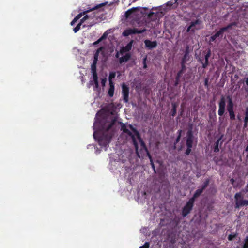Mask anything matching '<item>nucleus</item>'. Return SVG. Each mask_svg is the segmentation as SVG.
I'll list each match as a JSON object with an SVG mask.
<instances>
[{
    "label": "nucleus",
    "mask_w": 248,
    "mask_h": 248,
    "mask_svg": "<svg viewBox=\"0 0 248 248\" xmlns=\"http://www.w3.org/2000/svg\"><path fill=\"white\" fill-rule=\"evenodd\" d=\"M201 28L200 21L199 20H197L194 22H191L190 25L187 29V31H192L194 32L195 30L200 29Z\"/></svg>",
    "instance_id": "11"
},
{
    "label": "nucleus",
    "mask_w": 248,
    "mask_h": 248,
    "mask_svg": "<svg viewBox=\"0 0 248 248\" xmlns=\"http://www.w3.org/2000/svg\"><path fill=\"white\" fill-rule=\"evenodd\" d=\"M217 142H218V141H217ZM218 143H217V146H216V148L215 150V151H218Z\"/></svg>",
    "instance_id": "40"
},
{
    "label": "nucleus",
    "mask_w": 248,
    "mask_h": 248,
    "mask_svg": "<svg viewBox=\"0 0 248 248\" xmlns=\"http://www.w3.org/2000/svg\"><path fill=\"white\" fill-rule=\"evenodd\" d=\"M247 125H248V122H244V127L246 128L247 126Z\"/></svg>",
    "instance_id": "41"
},
{
    "label": "nucleus",
    "mask_w": 248,
    "mask_h": 248,
    "mask_svg": "<svg viewBox=\"0 0 248 248\" xmlns=\"http://www.w3.org/2000/svg\"><path fill=\"white\" fill-rule=\"evenodd\" d=\"M234 236H232V235H229V237H228V239L229 240H232V239L234 237Z\"/></svg>",
    "instance_id": "39"
},
{
    "label": "nucleus",
    "mask_w": 248,
    "mask_h": 248,
    "mask_svg": "<svg viewBox=\"0 0 248 248\" xmlns=\"http://www.w3.org/2000/svg\"><path fill=\"white\" fill-rule=\"evenodd\" d=\"M149 158L150 159L152 167L153 169V170H154L155 172V165L154 164L152 156H150Z\"/></svg>",
    "instance_id": "28"
},
{
    "label": "nucleus",
    "mask_w": 248,
    "mask_h": 248,
    "mask_svg": "<svg viewBox=\"0 0 248 248\" xmlns=\"http://www.w3.org/2000/svg\"><path fill=\"white\" fill-rule=\"evenodd\" d=\"M228 104L227 105V110L229 112L230 119L231 120H234L235 119V114L233 111V104L232 99L230 96L228 97Z\"/></svg>",
    "instance_id": "10"
},
{
    "label": "nucleus",
    "mask_w": 248,
    "mask_h": 248,
    "mask_svg": "<svg viewBox=\"0 0 248 248\" xmlns=\"http://www.w3.org/2000/svg\"><path fill=\"white\" fill-rule=\"evenodd\" d=\"M192 144V135L190 132L188 133L187 139L186 140V145L187 147L191 148Z\"/></svg>",
    "instance_id": "18"
},
{
    "label": "nucleus",
    "mask_w": 248,
    "mask_h": 248,
    "mask_svg": "<svg viewBox=\"0 0 248 248\" xmlns=\"http://www.w3.org/2000/svg\"><path fill=\"white\" fill-rule=\"evenodd\" d=\"M248 122V116H246L244 119V122Z\"/></svg>",
    "instance_id": "38"
},
{
    "label": "nucleus",
    "mask_w": 248,
    "mask_h": 248,
    "mask_svg": "<svg viewBox=\"0 0 248 248\" xmlns=\"http://www.w3.org/2000/svg\"><path fill=\"white\" fill-rule=\"evenodd\" d=\"M101 15H99V12H94L90 15H85L80 21V22L73 29L75 33L77 32L80 29L81 25L86 21L89 24L88 26L91 27L100 21Z\"/></svg>",
    "instance_id": "3"
},
{
    "label": "nucleus",
    "mask_w": 248,
    "mask_h": 248,
    "mask_svg": "<svg viewBox=\"0 0 248 248\" xmlns=\"http://www.w3.org/2000/svg\"><path fill=\"white\" fill-rule=\"evenodd\" d=\"M210 55H211L210 52L209 51L205 55V62L203 64V67L204 68L206 67L207 66L208 64V59L210 57Z\"/></svg>",
    "instance_id": "22"
},
{
    "label": "nucleus",
    "mask_w": 248,
    "mask_h": 248,
    "mask_svg": "<svg viewBox=\"0 0 248 248\" xmlns=\"http://www.w3.org/2000/svg\"><path fill=\"white\" fill-rule=\"evenodd\" d=\"M149 247H150V243L146 242L143 246H140L139 248H149Z\"/></svg>",
    "instance_id": "29"
},
{
    "label": "nucleus",
    "mask_w": 248,
    "mask_h": 248,
    "mask_svg": "<svg viewBox=\"0 0 248 248\" xmlns=\"http://www.w3.org/2000/svg\"><path fill=\"white\" fill-rule=\"evenodd\" d=\"M235 205L236 208L248 205V200H244L242 194L237 193L235 195Z\"/></svg>",
    "instance_id": "6"
},
{
    "label": "nucleus",
    "mask_w": 248,
    "mask_h": 248,
    "mask_svg": "<svg viewBox=\"0 0 248 248\" xmlns=\"http://www.w3.org/2000/svg\"><path fill=\"white\" fill-rule=\"evenodd\" d=\"M106 82V78L102 79V80H101L102 85V86H104L105 85Z\"/></svg>",
    "instance_id": "34"
},
{
    "label": "nucleus",
    "mask_w": 248,
    "mask_h": 248,
    "mask_svg": "<svg viewBox=\"0 0 248 248\" xmlns=\"http://www.w3.org/2000/svg\"><path fill=\"white\" fill-rule=\"evenodd\" d=\"M191 148L187 147V149L186 150V154L187 155H189L191 152Z\"/></svg>",
    "instance_id": "32"
},
{
    "label": "nucleus",
    "mask_w": 248,
    "mask_h": 248,
    "mask_svg": "<svg viewBox=\"0 0 248 248\" xmlns=\"http://www.w3.org/2000/svg\"><path fill=\"white\" fill-rule=\"evenodd\" d=\"M116 57L118 58L119 57V54L117 53L116 55Z\"/></svg>",
    "instance_id": "45"
},
{
    "label": "nucleus",
    "mask_w": 248,
    "mask_h": 248,
    "mask_svg": "<svg viewBox=\"0 0 248 248\" xmlns=\"http://www.w3.org/2000/svg\"><path fill=\"white\" fill-rule=\"evenodd\" d=\"M194 203V198L189 199L186 204L185 206L183 209L182 215L184 217L188 214L191 210Z\"/></svg>",
    "instance_id": "8"
},
{
    "label": "nucleus",
    "mask_w": 248,
    "mask_h": 248,
    "mask_svg": "<svg viewBox=\"0 0 248 248\" xmlns=\"http://www.w3.org/2000/svg\"><path fill=\"white\" fill-rule=\"evenodd\" d=\"M109 88L108 91V95L110 97H113L114 93L115 86L114 83H109Z\"/></svg>",
    "instance_id": "16"
},
{
    "label": "nucleus",
    "mask_w": 248,
    "mask_h": 248,
    "mask_svg": "<svg viewBox=\"0 0 248 248\" xmlns=\"http://www.w3.org/2000/svg\"><path fill=\"white\" fill-rule=\"evenodd\" d=\"M186 54L185 55L184 59H186Z\"/></svg>",
    "instance_id": "46"
},
{
    "label": "nucleus",
    "mask_w": 248,
    "mask_h": 248,
    "mask_svg": "<svg viewBox=\"0 0 248 248\" xmlns=\"http://www.w3.org/2000/svg\"><path fill=\"white\" fill-rule=\"evenodd\" d=\"M145 46L149 49H152L155 48L157 46V42L155 41H151L150 40L146 39L144 41Z\"/></svg>",
    "instance_id": "12"
},
{
    "label": "nucleus",
    "mask_w": 248,
    "mask_h": 248,
    "mask_svg": "<svg viewBox=\"0 0 248 248\" xmlns=\"http://www.w3.org/2000/svg\"><path fill=\"white\" fill-rule=\"evenodd\" d=\"M93 80L98 79L97 74L96 68H91Z\"/></svg>",
    "instance_id": "20"
},
{
    "label": "nucleus",
    "mask_w": 248,
    "mask_h": 248,
    "mask_svg": "<svg viewBox=\"0 0 248 248\" xmlns=\"http://www.w3.org/2000/svg\"><path fill=\"white\" fill-rule=\"evenodd\" d=\"M208 184V182H206L204 186H202V187L201 189H199L196 190L195 193H194L193 197L192 198H194V201L195 200V199L200 196L203 190L205 188V187L207 186V185Z\"/></svg>",
    "instance_id": "14"
},
{
    "label": "nucleus",
    "mask_w": 248,
    "mask_h": 248,
    "mask_svg": "<svg viewBox=\"0 0 248 248\" xmlns=\"http://www.w3.org/2000/svg\"><path fill=\"white\" fill-rule=\"evenodd\" d=\"M146 57H145L143 60V68H147V64H146Z\"/></svg>",
    "instance_id": "31"
},
{
    "label": "nucleus",
    "mask_w": 248,
    "mask_h": 248,
    "mask_svg": "<svg viewBox=\"0 0 248 248\" xmlns=\"http://www.w3.org/2000/svg\"><path fill=\"white\" fill-rule=\"evenodd\" d=\"M108 3V2H104V3H100V4H97L95 6L93 7L92 8H90L89 9L85 11H84L82 13H79V14H78L75 18L77 20H78L79 19H80L83 15H84L85 14H86L87 13L89 12H90V11H94V10H97L98 9L99 11H100L101 10V8L105 6Z\"/></svg>",
    "instance_id": "5"
},
{
    "label": "nucleus",
    "mask_w": 248,
    "mask_h": 248,
    "mask_svg": "<svg viewBox=\"0 0 248 248\" xmlns=\"http://www.w3.org/2000/svg\"><path fill=\"white\" fill-rule=\"evenodd\" d=\"M121 130L125 135L128 140H131L137 155L140 158H144L151 156L147 148L141 137L140 132L131 124L126 126L124 124L120 122Z\"/></svg>",
    "instance_id": "1"
},
{
    "label": "nucleus",
    "mask_w": 248,
    "mask_h": 248,
    "mask_svg": "<svg viewBox=\"0 0 248 248\" xmlns=\"http://www.w3.org/2000/svg\"><path fill=\"white\" fill-rule=\"evenodd\" d=\"M97 61H98V58H94L93 57V62L91 65V68H96V64H97Z\"/></svg>",
    "instance_id": "24"
},
{
    "label": "nucleus",
    "mask_w": 248,
    "mask_h": 248,
    "mask_svg": "<svg viewBox=\"0 0 248 248\" xmlns=\"http://www.w3.org/2000/svg\"><path fill=\"white\" fill-rule=\"evenodd\" d=\"M246 116H248V108H247L246 113H245Z\"/></svg>",
    "instance_id": "42"
},
{
    "label": "nucleus",
    "mask_w": 248,
    "mask_h": 248,
    "mask_svg": "<svg viewBox=\"0 0 248 248\" xmlns=\"http://www.w3.org/2000/svg\"><path fill=\"white\" fill-rule=\"evenodd\" d=\"M133 41H131L129 43H128L126 46H125L124 47H123L121 49L120 52L121 53L123 54L124 52H128L130 50H131L132 48V45Z\"/></svg>",
    "instance_id": "15"
},
{
    "label": "nucleus",
    "mask_w": 248,
    "mask_h": 248,
    "mask_svg": "<svg viewBox=\"0 0 248 248\" xmlns=\"http://www.w3.org/2000/svg\"><path fill=\"white\" fill-rule=\"evenodd\" d=\"M131 57V55L129 53H126L124 56L121 57L119 59V62L122 64L124 62L128 61Z\"/></svg>",
    "instance_id": "17"
},
{
    "label": "nucleus",
    "mask_w": 248,
    "mask_h": 248,
    "mask_svg": "<svg viewBox=\"0 0 248 248\" xmlns=\"http://www.w3.org/2000/svg\"><path fill=\"white\" fill-rule=\"evenodd\" d=\"M231 181H232V183L233 182V181H234L233 179H232V180H231Z\"/></svg>",
    "instance_id": "47"
},
{
    "label": "nucleus",
    "mask_w": 248,
    "mask_h": 248,
    "mask_svg": "<svg viewBox=\"0 0 248 248\" xmlns=\"http://www.w3.org/2000/svg\"><path fill=\"white\" fill-rule=\"evenodd\" d=\"M243 248H248V236L246 237L245 240V243L243 246Z\"/></svg>",
    "instance_id": "30"
},
{
    "label": "nucleus",
    "mask_w": 248,
    "mask_h": 248,
    "mask_svg": "<svg viewBox=\"0 0 248 248\" xmlns=\"http://www.w3.org/2000/svg\"><path fill=\"white\" fill-rule=\"evenodd\" d=\"M93 81L95 84L96 87H97L98 86V79L94 80Z\"/></svg>",
    "instance_id": "37"
},
{
    "label": "nucleus",
    "mask_w": 248,
    "mask_h": 248,
    "mask_svg": "<svg viewBox=\"0 0 248 248\" xmlns=\"http://www.w3.org/2000/svg\"><path fill=\"white\" fill-rule=\"evenodd\" d=\"M180 134H179V135L178 136L176 140H177V142H178L179 140V139H180Z\"/></svg>",
    "instance_id": "44"
},
{
    "label": "nucleus",
    "mask_w": 248,
    "mask_h": 248,
    "mask_svg": "<svg viewBox=\"0 0 248 248\" xmlns=\"http://www.w3.org/2000/svg\"><path fill=\"white\" fill-rule=\"evenodd\" d=\"M77 20L74 18V19L71 22L70 24L71 26H73L75 23L77 22Z\"/></svg>",
    "instance_id": "33"
},
{
    "label": "nucleus",
    "mask_w": 248,
    "mask_h": 248,
    "mask_svg": "<svg viewBox=\"0 0 248 248\" xmlns=\"http://www.w3.org/2000/svg\"><path fill=\"white\" fill-rule=\"evenodd\" d=\"M225 111V108H219L218 111V115L220 116H222Z\"/></svg>",
    "instance_id": "26"
},
{
    "label": "nucleus",
    "mask_w": 248,
    "mask_h": 248,
    "mask_svg": "<svg viewBox=\"0 0 248 248\" xmlns=\"http://www.w3.org/2000/svg\"><path fill=\"white\" fill-rule=\"evenodd\" d=\"M103 49L102 47H100L99 48L97 49V50L96 51L95 53L94 54L93 57L94 58H98L99 56V54L100 53V51H101Z\"/></svg>",
    "instance_id": "25"
},
{
    "label": "nucleus",
    "mask_w": 248,
    "mask_h": 248,
    "mask_svg": "<svg viewBox=\"0 0 248 248\" xmlns=\"http://www.w3.org/2000/svg\"><path fill=\"white\" fill-rule=\"evenodd\" d=\"M117 119L114 118L109 124L107 125L104 124L102 125L101 127L102 133L101 134L96 131L94 132V138L98 140V143L100 146L107 148L111 141L112 138L115 134L114 125Z\"/></svg>",
    "instance_id": "2"
},
{
    "label": "nucleus",
    "mask_w": 248,
    "mask_h": 248,
    "mask_svg": "<svg viewBox=\"0 0 248 248\" xmlns=\"http://www.w3.org/2000/svg\"><path fill=\"white\" fill-rule=\"evenodd\" d=\"M246 83L247 85H248V78H246Z\"/></svg>",
    "instance_id": "43"
},
{
    "label": "nucleus",
    "mask_w": 248,
    "mask_h": 248,
    "mask_svg": "<svg viewBox=\"0 0 248 248\" xmlns=\"http://www.w3.org/2000/svg\"><path fill=\"white\" fill-rule=\"evenodd\" d=\"M105 38V34H103V36H102L99 39H98L97 41H96L95 42H94L93 43V45H96L97 44H98V43H99L104 38Z\"/></svg>",
    "instance_id": "27"
},
{
    "label": "nucleus",
    "mask_w": 248,
    "mask_h": 248,
    "mask_svg": "<svg viewBox=\"0 0 248 248\" xmlns=\"http://www.w3.org/2000/svg\"><path fill=\"white\" fill-rule=\"evenodd\" d=\"M93 81L95 84L96 87H97L98 86V79L94 80Z\"/></svg>",
    "instance_id": "36"
},
{
    "label": "nucleus",
    "mask_w": 248,
    "mask_h": 248,
    "mask_svg": "<svg viewBox=\"0 0 248 248\" xmlns=\"http://www.w3.org/2000/svg\"><path fill=\"white\" fill-rule=\"evenodd\" d=\"M146 30L145 29L143 30H139L136 28H129L128 29L125 30L123 32V35L124 36H128L130 35L133 34H140V33H143Z\"/></svg>",
    "instance_id": "7"
},
{
    "label": "nucleus",
    "mask_w": 248,
    "mask_h": 248,
    "mask_svg": "<svg viewBox=\"0 0 248 248\" xmlns=\"http://www.w3.org/2000/svg\"><path fill=\"white\" fill-rule=\"evenodd\" d=\"M235 25L234 23H232L228 25L227 26L225 27H223L221 28L219 31H218L215 34L216 35V36L219 37L220 36H222L223 33L226 31L227 30L230 29L232 28V27Z\"/></svg>",
    "instance_id": "13"
},
{
    "label": "nucleus",
    "mask_w": 248,
    "mask_h": 248,
    "mask_svg": "<svg viewBox=\"0 0 248 248\" xmlns=\"http://www.w3.org/2000/svg\"><path fill=\"white\" fill-rule=\"evenodd\" d=\"M170 10V1H168L166 5L162 6L158 11L155 13L151 12L148 15V18L151 20H155L157 18H160L166 15Z\"/></svg>",
    "instance_id": "4"
},
{
    "label": "nucleus",
    "mask_w": 248,
    "mask_h": 248,
    "mask_svg": "<svg viewBox=\"0 0 248 248\" xmlns=\"http://www.w3.org/2000/svg\"><path fill=\"white\" fill-rule=\"evenodd\" d=\"M116 73L115 72H111L109 73L108 77L109 83H114L112 79L115 77Z\"/></svg>",
    "instance_id": "21"
},
{
    "label": "nucleus",
    "mask_w": 248,
    "mask_h": 248,
    "mask_svg": "<svg viewBox=\"0 0 248 248\" xmlns=\"http://www.w3.org/2000/svg\"><path fill=\"white\" fill-rule=\"evenodd\" d=\"M137 10L136 8H131L130 9L128 10L125 13V17L126 18H128L132 16V15L133 14V13Z\"/></svg>",
    "instance_id": "19"
},
{
    "label": "nucleus",
    "mask_w": 248,
    "mask_h": 248,
    "mask_svg": "<svg viewBox=\"0 0 248 248\" xmlns=\"http://www.w3.org/2000/svg\"><path fill=\"white\" fill-rule=\"evenodd\" d=\"M217 37V36H216V34H215V35H214L213 36H211V40H212V41H214V40H215Z\"/></svg>",
    "instance_id": "35"
},
{
    "label": "nucleus",
    "mask_w": 248,
    "mask_h": 248,
    "mask_svg": "<svg viewBox=\"0 0 248 248\" xmlns=\"http://www.w3.org/2000/svg\"><path fill=\"white\" fill-rule=\"evenodd\" d=\"M219 108H224L225 107V100L224 97H221L220 102L219 103Z\"/></svg>",
    "instance_id": "23"
},
{
    "label": "nucleus",
    "mask_w": 248,
    "mask_h": 248,
    "mask_svg": "<svg viewBox=\"0 0 248 248\" xmlns=\"http://www.w3.org/2000/svg\"><path fill=\"white\" fill-rule=\"evenodd\" d=\"M122 94L124 102L127 103L129 100V88L124 83L122 85Z\"/></svg>",
    "instance_id": "9"
}]
</instances>
